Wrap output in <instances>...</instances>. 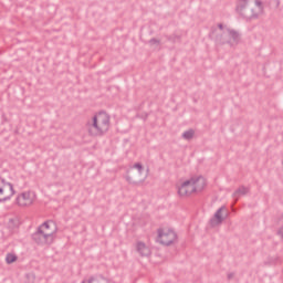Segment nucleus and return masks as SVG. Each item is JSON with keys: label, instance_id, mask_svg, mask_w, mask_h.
Returning a JSON list of instances; mask_svg holds the SVG:
<instances>
[{"label": "nucleus", "instance_id": "obj_6", "mask_svg": "<svg viewBox=\"0 0 283 283\" xmlns=\"http://www.w3.org/2000/svg\"><path fill=\"white\" fill-rule=\"evenodd\" d=\"M178 240V235L171 229H159L157 242L164 244L165 247H169V244H174V242Z\"/></svg>", "mask_w": 283, "mask_h": 283}, {"label": "nucleus", "instance_id": "obj_4", "mask_svg": "<svg viewBox=\"0 0 283 283\" xmlns=\"http://www.w3.org/2000/svg\"><path fill=\"white\" fill-rule=\"evenodd\" d=\"M87 129L91 136H103L109 130V115L105 112H99L88 122Z\"/></svg>", "mask_w": 283, "mask_h": 283}, {"label": "nucleus", "instance_id": "obj_9", "mask_svg": "<svg viewBox=\"0 0 283 283\" xmlns=\"http://www.w3.org/2000/svg\"><path fill=\"white\" fill-rule=\"evenodd\" d=\"M228 217L229 212L227 211V207L222 206L216 211L213 218L210 219L211 227H218L221 222H224Z\"/></svg>", "mask_w": 283, "mask_h": 283}, {"label": "nucleus", "instance_id": "obj_17", "mask_svg": "<svg viewBox=\"0 0 283 283\" xmlns=\"http://www.w3.org/2000/svg\"><path fill=\"white\" fill-rule=\"evenodd\" d=\"M87 283H94V279H90Z\"/></svg>", "mask_w": 283, "mask_h": 283}, {"label": "nucleus", "instance_id": "obj_5", "mask_svg": "<svg viewBox=\"0 0 283 283\" xmlns=\"http://www.w3.org/2000/svg\"><path fill=\"white\" fill-rule=\"evenodd\" d=\"M210 36L218 43H229L230 45H235L240 41V33L238 31L231 30L222 24H219L218 29L210 33Z\"/></svg>", "mask_w": 283, "mask_h": 283}, {"label": "nucleus", "instance_id": "obj_10", "mask_svg": "<svg viewBox=\"0 0 283 283\" xmlns=\"http://www.w3.org/2000/svg\"><path fill=\"white\" fill-rule=\"evenodd\" d=\"M136 249H137V252L143 256H147L151 253V250L149 249V247H147L143 242H137Z\"/></svg>", "mask_w": 283, "mask_h": 283}, {"label": "nucleus", "instance_id": "obj_11", "mask_svg": "<svg viewBox=\"0 0 283 283\" xmlns=\"http://www.w3.org/2000/svg\"><path fill=\"white\" fill-rule=\"evenodd\" d=\"M247 193H249V188L242 186L240 187L234 193H233V198H238L240 196H247Z\"/></svg>", "mask_w": 283, "mask_h": 283}, {"label": "nucleus", "instance_id": "obj_8", "mask_svg": "<svg viewBox=\"0 0 283 283\" xmlns=\"http://www.w3.org/2000/svg\"><path fill=\"white\" fill-rule=\"evenodd\" d=\"M36 200L34 191H24L17 197V205L19 207H30Z\"/></svg>", "mask_w": 283, "mask_h": 283}, {"label": "nucleus", "instance_id": "obj_13", "mask_svg": "<svg viewBox=\"0 0 283 283\" xmlns=\"http://www.w3.org/2000/svg\"><path fill=\"white\" fill-rule=\"evenodd\" d=\"M6 262L7 264H12L13 262H17V255L12 253L7 254Z\"/></svg>", "mask_w": 283, "mask_h": 283}, {"label": "nucleus", "instance_id": "obj_16", "mask_svg": "<svg viewBox=\"0 0 283 283\" xmlns=\"http://www.w3.org/2000/svg\"><path fill=\"white\" fill-rule=\"evenodd\" d=\"M127 182H132V178L126 177Z\"/></svg>", "mask_w": 283, "mask_h": 283}, {"label": "nucleus", "instance_id": "obj_15", "mask_svg": "<svg viewBox=\"0 0 283 283\" xmlns=\"http://www.w3.org/2000/svg\"><path fill=\"white\" fill-rule=\"evenodd\" d=\"M154 43H159L156 39L150 40V44L154 45Z\"/></svg>", "mask_w": 283, "mask_h": 283}, {"label": "nucleus", "instance_id": "obj_2", "mask_svg": "<svg viewBox=\"0 0 283 283\" xmlns=\"http://www.w3.org/2000/svg\"><path fill=\"white\" fill-rule=\"evenodd\" d=\"M237 12L243 19H258L263 12L262 1L260 0H239Z\"/></svg>", "mask_w": 283, "mask_h": 283}, {"label": "nucleus", "instance_id": "obj_19", "mask_svg": "<svg viewBox=\"0 0 283 283\" xmlns=\"http://www.w3.org/2000/svg\"><path fill=\"white\" fill-rule=\"evenodd\" d=\"M82 283H85V281H82Z\"/></svg>", "mask_w": 283, "mask_h": 283}, {"label": "nucleus", "instance_id": "obj_18", "mask_svg": "<svg viewBox=\"0 0 283 283\" xmlns=\"http://www.w3.org/2000/svg\"><path fill=\"white\" fill-rule=\"evenodd\" d=\"M231 277H233V274H229L228 275V279L231 280Z\"/></svg>", "mask_w": 283, "mask_h": 283}, {"label": "nucleus", "instance_id": "obj_7", "mask_svg": "<svg viewBox=\"0 0 283 283\" xmlns=\"http://www.w3.org/2000/svg\"><path fill=\"white\" fill-rule=\"evenodd\" d=\"M15 193L14 186L0 178V202H8V200H11L12 196Z\"/></svg>", "mask_w": 283, "mask_h": 283}, {"label": "nucleus", "instance_id": "obj_14", "mask_svg": "<svg viewBox=\"0 0 283 283\" xmlns=\"http://www.w3.org/2000/svg\"><path fill=\"white\" fill-rule=\"evenodd\" d=\"M182 138H185L186 140H191V138H193V130H187L182 134Z\"/></svg>", "mask_w": 283, "mask_h": 283}, {"label": "nucleus", "instance_id": "obj_1", "mask_svg": "<svg viewBox=\"0 0 283 283\" xmlns=\"http://www.w3.org/2000/svg\"><path fill=\"white\" fill-rule=\"evenodd\" d=\"M207 187V179L203 176H193L178 187L180 198H189L192 193H200Z\"/></svg>", "mask_w": 283, "mask_h": 283}, {"label": "nucleus", "instance_id": "obj_12", "mask_svg": "<svg viewBox=\"0 0 283 283\" xmlns=\"http://www.w3.org/2000/svg\"><path fill=\"white\" fill-rule=\"evenodd\" d=\"M130 169H136L137 174H139V176H143V171H145V167L140 163L133 165V167H130Z\"/></svg>", "mask_w": 283, "mask_h": 283}, {"label": "nucleus", "instance_id": "obj_3", "mask_svg": "<svg viewBox=\"0 0 283 283\" xmlns=\"http://www.w3.org/2000/svg\"><path fill=\"white\" fill-rule=\"evenodd\" d=\"M36 244H52L56 238V223L54 221H46L42 223L35 233L32 235Z\"/></svg>", "mask_w": 283, "mask_h": 283}]
</instances>
